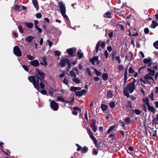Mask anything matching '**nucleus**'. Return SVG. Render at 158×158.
Returning <instances> with one entry per match:
<instances>
[{
    "label": "nucleus",
    "instance_id": "nucleus-1",
    "mask_svg": "<svg viewBox=\"0 0 158 158\" xmlns=\"http://www.w3.org/2000/svg\"><path fill=\"white\" fill-rule=\"evenodd\" d=\"M44 73L40 69H36L35 75L31 76L28 77V79L33 85L34 87L39 91L40 89H44V84L45 77Z\"/></svg>",
    "mask_w": 158,
    "mask_h": 158
},
{
    "label": "nucleus",
    "instance_id": "nucleus-2",
    "mask_svg": "<svg viewBox=\"0 0 158 158\" xmlns=\"http://www.w3.org/2000/svg\"><path fill=\"white\" fill-rule=\"evenodd\" d=\"M135 89V86L131 83H129L127 86L124 87L123 88V92L124 95L127 98H129V94L128 91L130 94L132 93Z\"/></svg>",
    "mask_w": 158,
    "mask_h": 158
},
{
    "label": "nucleus",
    "instance_id": "nucleus-3",
    "mask_svg": "<svg viewBox=\"0 0 158 158\" xmlns=\"http://www.w3.org/2000/svg\"><path fill=\"white\" fill-rule=\"evenodd\" d=\"M143 100L145 105L147 106L148 110L153 113H155L156 112L155 109L150 105L148 98L146 97L145 99H143Z\"/></svg>",
    "mask_w": 158,
    "mask_h": 158
},
{
    "label": "nucleus",
    "instance_id": "nucleus-4",
    "mask_svg": "<svg viewBox=\"0 0 158 158\" xmlns=\"http://www.w3.org/2000/svg\"><path fill=\"white\" fill-rule=\"evenodd\" d=\"M13 52L14 54L17 56H22L21 51L18 46H15L14 47Z\"/></svg>",
    "mask_w": 158,
    "mask_h": 158
},
{
    "label": "nucleus",
    "instance_id": "nucleus-5",
    "mask_svg": "<svg viewBox=\"0 0 158 158\" xmlns=\"http://www.w3.org/2000/svg\"><path fill=\"white\" fill-rule=\"evenodd\" d=\"M76 49L74 48H71L68 49L66 50V52L69 56L71 57H73L75 56V55H74V53L76 52Z\"/></svg>",
    "mask_w": 158,
    "mask_h": 158
},
{
    "label": "nucleus",
    "instance_id": "nucleus-6",
    "mask_svg": "<svg viewBox=\"0 0 158 158\" xmlns=\"http://www.w3.org/2000/svg\"><path fill=\"white\" fill-rule=\"evenodd\" d=\"M51 107L55 111L57 110L58 109V104L54 100L52 101L50 103Z\"/></svg>",
    "mask_w": 158,
    "mask_h": 158
},
{
    "label": "nucleus",
    "instance_id": "nucleus-7",
    "mask_svg": "<svg viewBox=\"0 0 158 158\" xmlns=\"http://www.w3.org/2000/svg\"><path fill=\"white\" fill-rule=\"evenodd\" d=\"M69 59L68 58H63L62 59L60 60V66L61 67H64L66 63H67L68 62V60L69 61Z\"/></svg>",
    "mask_w": 158,
    "mask_h": 158
},
{
    "label": "nucleus",
    "instance_id": "nucleus-8",
    "mask_svg": "<svg viewBox=\"0 0 158 158\" xmlns=\"http://www.w3.org/2000/svg\"><path fill=\"white\" fill-rule=\"evenodd\" d=\"M58 5L60 7L61 14H63L64 12H66V8L64 5L61 2H59L58 3Z\"/></svg>",
    "mask_w": 158,
    "mask_h": 158
},
{
    "label": "nucleus",
    "instance_id": "nucleus-9",
    "mask_svg": "<svg viewBox=\"0 0 158 158\" xmlns=\"http://www.w3.org/2000/svg\"><path fill=\"white\" fill-rule=\"evenodd\" d=\"M76 110H78L80 112H81V110L80 108L78 107L75 106L73 107V110L72 111V114L75 115H77L78 113L77 111H76Z\"/></svg>",
    "mask_w": 158,
    "mask_h": 158
},
{
    "label": "nucleus",
    "instance_id": "nucleus-10",
    "mask_svg": "<svg viewBox=\"0 0 158 158\" xmlns=\"http://www.w3.org/2000/svg\"><path fill=\"white\" fill-rule=\"evenodd\" d=\"M29 64L30 65L35 67L39 65V63L37 60H35L31 61Z\"/></svg>",
    "mask_w": 158,
    "mask_h": 158
},
{
    "label": "nucleus",
    "instance_id": "nucleus-11",
    "mask_svg": "<svg viewBox=\"0 0 158 158\" xmlns=\"http://www.w3.org/2000/svg\"><path fill=\"white\" fill-rule=\"evenodd\" d=\"M98 57L97 56H94L91 59H89V61L92 63L94 65H95V61L98 60Z\"/></svg>",
    "mask_w": 158,
    "mask_h": 158
},
{
    "label": "nucleus",
    "instance_id": "nucleus-12",
    "mask_svg": "<svg viewBox=\"0 0 158 158\" xmlns=\"http://www.w3.org/2000/svg\"><path fill=\"white\" fill-rule=\"evenodd\" d=\"M115 59L118 61V64L121 63V60L120 59V57L119 56H116V57H115V56H112V60L113 61H115Z\"/></svg>",
    "mask_w": 158,
    "mask_h": 158
},
{
    "label": "nucleus",
    "instance_id": "nucleus-13",
    "mask_svg": "<svg viewBox=\"0 0 158 158\" xmlns=\"http://www.w3.org/2000/svg\"><path fill=\"white\" fill-rule=\"evenodd\" d=\"M156 117H153V119L152 120V123L153 124L157 125L158 123L156 122H158V113L156 115Z\"/></svg>",
    "mask_w": 158,
    "mask_h": 158
},
{
    "label": "nucleus",
    "instance_id": "nucleus-14",
    "mask_svg": "<svg viewBox=\"0 0 158 158\" xmlns=\"http://www.w3.org/2000/svg\"><path fill=\"white\" fill-rule=\"evenodd\" d=\"M35 38V37H33L29 35L25 38V40L29 43L31 42L32 40Z\"/></svg>",
    "mask_w": 158,
    "mask_h": 158
},
{
    "label": "nucleus",
    "instance_id": "nucleus-15",
    "mask_svg": "<svg viewBox=\"0 0 158 158\" xmlns=\"http://www.w3.org/2000/svg\"><path fill=\"white\" fill-rule=\"evenodd\" d=\"M32 2L36 10H38L39 9V6L37 0H32Z\"/></svg>",
    "mask_w": 158,
    "mask_h": 158
},
{
    "label": "nucleus",
    "instance_id": "nucleus-16",
    "mask_svg": "<svg viewBox=\"0 0 158 158\" xmlns=\"http://www.w3.org/2000/svg\"><path fill=\"white\" fill-rule=\"evenodd\" d=\"M147 71L149 72V74H150L152 76H154L155 73V71L154 70L151 69L150 68H148L147 69Z\"/></svg>",
    "mask_w": 158,
    "mask_h": 158
},
{
    "label": "nucleus",
    "instance_id": "nucleus-17",
    "mask_svg": "<svg viewBox=\"0 0 158 158\" xmlns=\"http://www.w3.org/2000/svg\"><path fill=\"white\" fill-rule=\"evenodd\" d=\"M126 125H129L131 124V120L129 117H127L124 119Z\"/></svg>",
    "mask_w": 158,
    "mask_h": 158
},
{
    "label": "nucleus",
    "instance_id": "nucleus-18",
    "mask_svg": "<svg viewBox=\"0 0 158 158\" xmlns=\"http://www.w3.org/2000/svg\"><path fill=\"white\" fill-rule=\"evenodd\" d=\"M102 77L104 81L106 80L108 78V74L107 73H103L102 75Z\"/></svg>",
    "mask_w": 158,
    "mask_h": 158
},
{
    "label": "nucleus",
    "instance_id": "nucleus-19",
    "mask_svg": "<svg viewBox=\"0 0 158 158\" xmlns=\"http://www.w3.org/2000/svg\"><path fill=\"white\" fill-rule=\"evenodd\" d=\"M152 23L151 24V25L150 26V27L152 28H154L156 27L158 25V24L155 21H152Z\"/></svg>",
    "mask_w": 158,
    "mask_h": 158
},
{
    "label": "nucleus",
    "instance_id": "nucleus-20",
    "mask_svg": "<svg viewBox=\"0 0 158 158\" xmlns=\"http://www.w3.org/2000/svg\"><path fill=\"white\" fill-rule=\"evenodd\" d=\"M128 104L125 105L126 109H127L128 108L131 109L132 108V106L131 104V103L130 101H128L127 102Z\"/></svg>",
    "mask_w": 158,
    "mask_h": 158
},
{
    "label": "nucleus",
    "instance_id": "nucleus-21",
    "mask_svg": "<svg viewBox=\"0 0 158 158\" xmlns=\"http://www.w3.org/2000/svg\"><path fill=\"white\" fill-rule=\"evenodd\" d=\"M157 131L156 130L154 131L153 132H149V133L151 134V135H152V139L155 140V137L157 135Z\"/></svg>",
    "mask_w": 158,
    "mask_h": 158
},
{
    "label": "nucleus",
    "instance_id": "nucleus-22",
    "mask_svg": "<svg viewBox=\"0 0 158 158\" xmlns=\"http://www.w3.org/2000/svg\"><path fill=\"white\" fill-rule=\"evenodd\" d=\"M101 108L102 110L103 111H106L108 108V106L107 105L104 104H102L101 105Z\"/></svg>",
    "mask_w": 158,
    "mask_h": 158
},
{
    "label": "nucleus",
    "instance_id": "nucleus-23",
    "mask_svg": "<svg viewBox=\"0 0 158 158\" xmlns=\"http://www.w3.org/2000/svg\"><path fill=\"white\" fill-rule=\"evenodd\" d=\"M87 132L91 139L94 137L92 132L89 128L87 130Z\"/></svg>",
    "mask_w": 158,
    "mask_h": 158
},
{
    "label": "nucleus",
    "instance_id": "nucleus-24",
    "mask_svg": "<svg viewBox=\"0 0 158 158\" xmlns=\"http://www.w3.org/2000/svg\"><path fill=\"white\" fill-rule=\"evenodd\" d=\"M112 14L110 12H107L104 15V17L107 18H111Z\"/></svg>",
    "mask_w": 158,
    "mask_h": 158
},
{
    "label": "nucleus",
    "instance_id": "nucleus-25",
    "mask_svg": "<svg viewBox=\"0 0 158 158\" xmlns=\"http://www.w3.org/2000/svg\"><path fill=\"white\" fill-rule=\"evenodd\" d=\"M82 149L81 153H85L88 151V148L86 146H85L82 148Z\"/></svg>",
    "mask_w": 158,
    "mask_h": 158
},
{
    "label": "nucleus",
    "instance_id": "nucleus-26",
    "mask_svg": "<svg viewBox=\"0 0 158 158\" xmlns=\"http://www.w3.org/2000/svg\"><path fill=\"white\" fill-rule=\"evenodd\" d=\"M114 128L115 126L114 125L110 126L107 131V133L108 134H110Z\"/></svg>",
    "mask_w": 158,
    "mask_h": 158
},
{
    "label": "nucleus",
    "instance_id": "nucleus-27",
    "mask_svg": "<svg viewBox=\"0 0 158 158\" xmlns=\"http://www.w3.org/2000/svg\"><path fill=\"white\" fill-rule=\"evenodd\" d=\"M73 82L76 84H80L81 83V81L78 78H73Z\"/></svg>",
    "mask_w": 158,
    "mask_h": 158
},
{
    "label": "nucleus",
    "instance_id": "nucleus-28",
    "mask_svg": "<svg viewBox=\"0 0 158 158\" xmlns=\"http://www.w3.org/2000/svg\"><path fill=\"white\" fill-rule=\"evenodd\" d=\"M107 95L109 98H111L113 97L112 92L111 90H109L107 92Z\"/></svg>",
    "mask_w": 158,
    "mask_h": 158
},
{
    "label": "nucleus",
    "instance_id": "nucleus-29",
    "mask_svg": "<svg viewBox=\"0 0 158 158\" xmlns=\"http://www.w3.org/2000/svg\"><path fill=\"white\" fill-rule=\"evenodd\" d=\"M25 25L26 26L30 28H32L33 26V23H25Z\"/></svg>",
    "mask_w": 158,
    "mask_h": 158
},
{
    "label": "nucleus",
    "instance_id": "nucleus-30",
    "mask_svg": "<svg viewBox=\"0 0 158 158\" xmlns=\"http://www.w3.org/2000/svg\"><path fill=\"white\" fill-rule=\"evenodd\" d=\"M69 74L72 77L75 78L76 77V74L75 72L72 70H71L69 72Z\"/></svg>",
    "mask_w": 158,
    "mask_h": 158
},
{
    "label": "nucleus",
    "instance_id": "nucleus-31",
    "mask_svg": "<svg viewBox=\"0 0 158 158\" xmlns=\"http://www.w3.org/2000/svg\"><path fill=\"white\" fill-rule=\"evenodd\" d=\"M93 141L94 143L95 144V146L97 147L98 148V145L97 144V141L96 138L94 137L91 139Z\"/></svg>",
    "mask_w": 158,
    "mask_h": 158
},
{
    "label": "nucleus",
    "instance_id": "nucleus-32",
    "mask_svg": "<svg viewBox=\"0 0 158 158\" xmlns=\"http://www.w3.org/2000/svg\"><path fill=\"white\" fill-rule=\"evenodd\" d=\"M101 44V42L100 41L98 42L96 44V51L97 52H98L99 50V48L100 47V44Z\"/></svg>",
    "mask_w": 158,
    "mask_h": 158
},
{
    "label": "nucleus",
    "instance_id": "nucleus-33",
    "mask_svg": "<svg viewBox=\"0 0 158 158\" xmlns=\"http://www.w3.org/2000/svg\"><path fill=\"white\" fill-rule=\"evenodd\" d=\"M94 71L96 73V75L98 76H101L102 74V73L98 71L96 69H94Z\"/></svg>",
    "mask_w": 158,
    "mask_h": 158
},
{
    "label": "nucleus",
    "instance_id": "nucleus-34",
    "mask_svg": "<svg viewBox=\"0 0 158 158\" xmlns=\"http://www.w3.org/2000/svg\"><path fill=\"white\" fill-rule=\"evenodd\" d=\"M119 123L121 124V126L123 127V129L124 130H126V129L125 128V123L121 120H120L119 121Z\"/></svg>",
    "mask_w": 158,
    "mask_h": 158
},
{
    "label": "nucleus",
    "instance_id": "nucleus-35",
    "mask_svg": "<svg viewBox=\"0 0 158 158\" xmlns=\"http://www.w3.org/2000/svg\"><path fill=\"white\" fill-rule=\"evenodd\" d=\"M57 100L60 101L62 102H64L65 101V99L64 98L61 96L58 97L57 98Z\"/></svg>",
    "mask_w": 158,
    "mask_h": 158
},
{
    "label": "nucleus",
    "instance_id": "nucleus-36",
    "mask_svg": "<svg viewBox=\"0 0 158 158\" xmlns=\"http://www.w3.org/2000/svg\"><path fill=\"white\" fill-rule=\"evenodd\" d=\"M133 111L137 115H139L141 112V111L138 109H135V110H133Z\"/></svg>",
    "mask_w": 158,
    "mask_h": 158
},
{
    "label": "nucleus",
    "instance_id": "nucleus-37",
    "mask_svg": "<svg viewBox=\"0 0 158 158\" xmlns=\"http://www.w3.org/2000/svg\"><path fill=\"white\" fill-rule=\"evenodd\" d=\"M77 55L78 56V58L79 59H81L83 56V53H81L79 51H78L77 52Z\"/></svg>",
    "mask_w": 158,
    "mask_h": 158
},
{
    "label": "nucleus",
    "instance_id": "nucleus-38",
    "mask_svg": "<svg viewBox=\"0 0 158 158\" xmlns=\"http://www.w3.org/2000/svg\"><path fill=\"white\" fill-rule=\"evenodd\" d=\"M151 60L150 58H146L143 60V62L145 64H148L151 61Z\"/></svg>",
    "mask_w": 158,
    "mask_h": 158
},
{
    "label": "nucleus",
    "instance_id": "nucleus-39",
    "mask_svg": "<svg viewBox=\"0 0 158 158\" xmlns=\"http://www.w3.org/2000/svg\"><path fill=\"white\" fill-rule=\"evenodd\" d=\"M128 72L130 74H133L135 73V70L133 69V68L131 67L129 68L128 70Z\"/></svg>",
    "mask_w": 158,
    "mask_h": 158
},
{
    "label": "nucleus",
    "instance_id": "nucleus-40",
    "mask_svg": "<svg viewBox=\"0 0 158 158\" xmlns=\"http://www.w3.org/2000/svg\"><path fill=\"white\" fill-rule=\"evenodd\" d=\"M128 31H129V35L131 37H132V36L135 37L136 36L138 35V33L137 32H136L135 33L132 34L130 32V30H128Z\"/></svg>",
    "mask_w": 158,
    "mask_h": 158
},
{
    "label": "nucleus",
    "instance_id": "nucleus-41",
    "mask_svg": "<svg viewBox=\"0 0 158 158\" xmlns=\"http://www.w3.org/2000/svg\"><path fill=\"white\" fill-rule=\"evenodd\" d=\"M43 61L44 63V65L46 66L47 65V63L46 62V58L45 56H44L43 58Z\"/></svg>",
    "mask_w": 158,
    "mask_h": 158
},
{
    "label": "nucleus",
    "instance_id": "nucleus-42",
    "mask_svg": "<svg viewBox=\"0 0 158 158\" xmlns=\"http://www.w3.org/2000/svg\"><path fill=\"white\" fill-rule=\"evenodd\" d=\"M53 91V89L52 88L49 90V93L51 96H53L54 94Z\"/></svg>",
    "mask_w": 158,
    "mask_h": 158
},
{
    "label": "nucleus",
    "instance_id": "nucleus-43",
    "mask_svg": "<svg viewBox=\"0 0 158 158\" xmlns=\"http://www.w3.org/2000/svg\"><path fill=\"white\" fill-rule=\"evenodd\" d=\"M151 75L149 74V73L148 74H146L145 76L144 77V78L145 80L149 79Z\"/></svg>",
    "mask_w": 158,
    "mask_h": 158
},
{
    "label": "nucleus",
    "instance_id": "nucleus-44",
    "mask_svg": "<svg viewBox=\"0 0 158 158\" xmlns=\"http://www.w3.org/2000/svg\"><path fill=\"white\" fill-rule=\"evenodd\" d=\"M109 105L110 106V107L111 108H113L115 106V104L114 102H111L109 103Z\"/></svg>",
    "mask_w": 158,
    "mask_h": 158
},
{
    "label": "nucleus",
    "instance_id": "nucleus-45",
    "mask_svg": "<svg viewBox=\"0 0 158 158\" xmlns=\"http://www.w3.org/2000/svg\"><path fill=\"white\" fill-rule=\"evenodd\" d=\"M93 123L92 124L90 125V126H95L96 123V120L95 118H93L92 119Z\"/></svg>",
    "mask_w": 158,
    "mask_h": 158
},
{
    "label": "nucleus",
    "instance_id": "nucleus-46",
    "mask_svg": "<svg viewBox=\"0 0 158 158\" xmlns=\"http://www.w3.org/2000/svg\"><path fill=\"white\" fill-rule=\"evenodd\" d=\"M55 55V56H58V57L60 55L61 53L59 51H56L54 52Z\"/></svg>",
    "mask_w": 158,
    "mask_h": 158
},
{
    "label": "nucleus",
    "instance_id": "nucleus-47",
    "mask_svg": "<svg viewBox=\"0 0 158 158\" xmlns=\"http://www.w3.org/2000/svg\"><path fill=\"white\" fill-rule=\"evenodd\" d=\"M75 95L76 96L80 97L82 96V95L81 94V91H77L75 93Z\"/></svg>",
    "mask_w": 158,
    "mask_h": 158
},
{
    "label": "nucleus",
    "instance_id": "nucleus-48",
    "mask_svg": "<svg viewBox=\"0 0 158 158\" xmlns=\"http://www.w3.org/2000/svg\"><path fill=\"white\" fill-rule=\"evenodd\" d=\"M154 47L157 49H158V40L153 44Z\"/></svg>",
    "mask_w": 158,
    "mask_h": 158
},
{
    "label": "nucleus",
    "instance_id": "nucleus-49",
    "mask_svg": "<svg viewBox=\"0 0 158 158\" xmlns=\"http://www.w3.org/2000/svg\"><path fill=\"white\" fill-rule=\"evenodd\" d=\"M22 67L26 71L28 72L29 71V69L27 66L23 65H22Z\"/></svg>",
    "mask_w": 158,
    "mask_h": 158
},
{
    "label": "nucleus",
    "instance_id": "nucleus-50",
    "mask_svg": "<svg viewBox=\"0 0 158 158\" xmlns=\"http://www.w3.org/2000/svg\"><path fill=\"white\" fill-rule=\"evenodd\" d=\"M86 71L88 74L89 76H91V73L90 70L89 68H86Z\"/></svg>",
    "mask_w": 158,
    "mask_h": 158
},
{
    "label": "nucleus",
    "instance_id": "nucleus-51",
    "mask_svg": "<svg viewBox=\"0 0 158 158\" xmlns=\"http://www.w3.org/2000/svg\"><path fill=\"white\" fill-rule=\"evenodd\" d=\"M63 83L66 85H68L69 81L66 79V77H64L63 81Z\"/></svg>",
    "mask_w": 158,
    "mask_h": 158
},
{
    "label": "nucleus",
    "instance_id": "nucleus-52",
    "mask_svg": "<svg viewBox=\"0 0 158 158\" xmlns=\"http://www.w3.org/2000/svg\"><path fill=\"white\" fill-rule=\"evenodd\" d=\"M127 75H124V83L123 84V86H124L125 85L126 83L127 82Z\"/></svg>",
    "mask_w": 158,
    "mask_h": 158
},
{
    "label": "nucleus",
    "instance_id": "nucleus-53",
    "mask_svg": "<svg viewBox=\"0 0 158 158\" xmlns=\"http://www.w3.org/2000/svg\"><path fill=\"white\" fill-rule=\"evenodd\" d=\"M70 90L72 92H76V87L74 86H71L70 88Z\"/></svg>",
    "mask_w": 158,
    "mask_h": 158
},
{
    "label": "nucleus",
    "instance_id": "nucleus-54",
    "mask_svg": "<svg viewBox=\"0 0 158 158\" xmlns=\"http://www.w3.org/2000/svg\"><path fill=\"white\" fill-rule=\"evenodd\" d=\"M104 55L106 58L107 59L108 57V53L107 50H106L104 52Z\"/></svg>",
    "mask_w": 158,
    "mask_h": 158
},
{
    "label": "nucleus",
    "instance_id": "nucleus-55",
    "mask_svg": "<svg viewBox=\"0 0 158 158\" xmlns=\"http://www.w3.org/2000/svg\"><path fill=\"white\" fill-rule=\"evenodd\" d=\"M65 13L64 12V13H63V14H61L67 20H69V19L68 17V16L65 14Z\"/></svg>",
    "mask_w": 158,
    "mask_h": 158
},
{
    "label": "nucleus",
    "instance_id": "nucleus-56",
    "mask_svg": "<svg viewBox=\"0 0 158 158\" xmlns=\"http://www.w3.org/2000/svg\"><path fill=\"white\" fill-rule=\"evenodd\" d=\"M92 128V129L93 131L94 132H96L97 130V128L96 126H90Z\"/></svg>",
    "mask_w": 158,
    "mask_h": 158
},
{
    "label": "nucleus",
    "instance_id": "nucleus-57",
    "mask_svg": "<svg viewBox=\"0 0 158 158\" xmlns=\"http://www.w3.org/2000/svg\"><path fill=\"white\" fill-rule=\"evenodd\" d=\"M146 105H145L144 104L143 105V106H142V108L143 110H144L145 112H147V106Z\"/></svg>",
    "mask_w": 158,
    "mask_h": 158
},
{
    "label": "nucleus",
    "instance_id": "nucleus-58",
    "mask_svg": "<svg viewBox=\"0 0 158 158\" xmlns=\"http://www.w3.org/2000/svg\"><path fill=\"white\" fill-rule=\"evenodd\" d=\"M44 89H42L41 91L40 90V91L42 94L44 95H46L47 94V92Z\"/></svg>",
    "mask_w": 158,
    "mask_h": 158
},
{
    "label": "nucleus",
    "instance_id": "nucleus-59",
    "mask_svg": "<svg viewBox=\"0 0 158 158\" xmlns=\"http://www.w3.org/2000/svg\"><path fill=\"white\" fill-rule=\"evenodd\" d=\"M87 90H85V89H83L82 90L81 92V94L82 95V96L83 95H85L87 92Z\"/></svg>",
    "mask_w": 158,
    "mask_h": 158
},
{
    "label": "nucleus",
    "instance_id": "nucleus-60",
    "mask_svg": "<svg viewBox=\"0 0 158 158\" xmlns=\"http://www.w3.org/2000/svg\"><path fill=\"white\" fill-rule=\"evenodd\" d=\"M149 96L150 97V98H151V99L152 100H154V98H153L154 94H153V92H151L150 95H149Z\"/></svg>",
    "mask_w": 158,
    "mask_h": 158
},
{
    "label": "nucleus",
    "instance_id": "nucleus-61",
    "mask_svg": "<svg viewBox=\"0 0 158 158\" xmlns=\"http://www.w3.org/2000/svg\"><path fill=\"white\" fill-rule=\"evenodd\" d=\"M36 16L37 18H41L42 15L40 13H39L36 14Z\"/></svg>",
    "mask_w": 158,
    "mask_h": 158
},
{
    "label": "nucleus",
    "instance_id": "nucleus-62",
    "mask_svg": "<svg viewBox=\"0 0 158 158\" xmlns=\"http://www.w3.org/2000/svg\"><path fill=\"white\" fill-rule=\"evenodd\" d=\"M105 44L104 41H103L101 44V47L102 49H104L105 47Z\"/></svg>",
    "mask_w": 158,
    "mask_h": 158
},
{
    "label": "nucleus",
    "instance_id": "nucleus-63",
    "mask_svg": "<svg viewBox=\"0 0 158 158\" xmlns=\"http://www.w3.org/2000/svg\"><path fill=\"white\" fill-rule=\"evenodd\" d=\"M117 26L118 27V28H120L121 29V30H123L124 27V26L122 25H120V24H118Z\"/></svg>",
    "mask_w": 158,
    "mask_h": 158
},
{
    "label": "nucleus",
    "instance_id": "nucleus-64",
    "mask_svg": "<svg viewBox=\"0 0 158 158\" xmlns=\"http://www.w3.org/2000/svg\"><path fill=\"white\" fill-rule=\"evenodd\" d=\"M27 57L29 59L31 60H32L34 59L33 56L31 55H27Z\"/></svg>",
    "mask_w": 158,
    "mask_h": 158
}]
</instances>
